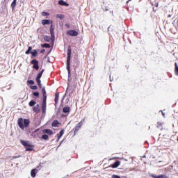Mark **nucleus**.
<instances>
[{"mask_svg": "<svg viewBox=\"0 0 178 178\" xmlns=\"http://www.w3.org/2000/svg\"><path fill=\"white\" fill-rule=\"evenodd\" d=\"M72 60V47L68 46L67 50L66 70L68 73L67 84L70 83V77H72V70H70V63Z\"/></svg>", "mask_w": 178, "mask_h": 178, "instance_id": "1", "label": "nucleus"}, {"mask_svg": "<svg viewBox=\"0 0 178 178\" xmlns=\"http://www.w3.org/2000/svg\"><path fill=\"white\" fill-rule=\"evenodd\" d=\"M17 125L21 130H24L30 126V120L27 118H19L17 120Z\"/></svg>", "mask_w": 178, "mask_h": 178, "instance_id": "2", "label": "nucleus"}, {"mask_svg": "<svg viewBox=\"0 0 178 178\" xmlns=\"http://www.w3.org/2000/svg\"><path fill=\"white\" fill-rule=\"evenodd\" d=\"M20 144H22V145L24 147L25 151H27V152L34 151V145L31 144L30 141L21 139Z\"/></svg>", "mask_w": 178, "mask_h": 178, "instance_id": "3", "label": "nucleus"}, {"mask_svg": "<svg viewBox=\"0 0 178 178\" xmlns=\"http://www.w3.org/2000/svg\"><path fill=\"white\" fill-rule=\"evenodd\" d=\"M26 55H31V59H35L38 56V50L33 49V47L29 46L27 50L25 51Z\"/></svg>", "mask_w": 178, "mask_h": 178, "instance_id": "4", "label": "nucleus"}, {"mask_svg": "<svg viewBox=\"0 0 178 178\" xmlns=\"http://www.w3.org/2000/svg\"><path fill=\"white\" fill-rule=\"evenodd\" d=\"M31 65H33V69H34L36 71L40 70V61H38L36 58H33L31 61Z\"/></svg>", "mask_w": 178, "mask_h": 178, "instance_id": "5", "label": "nucleus"}, {"mask_svg": "<svg viewBox=\"0 0 178 178\" xmlns=\"http://www.w3.org/2000/svg\"><path fill=\"white\" fill-rule=\"evenodd\" d=\"M84 119H83L81 122H79L76 126L73 129L74 130V136H76V134H77V133H79V130H80V129H81V127L83 126V123H84Z\"/></svg>", "mask_w": 178, "mask_h": 178, "instance_id": "6", "label": "nucleus"}, {"mask_svg": "<svg viewBox=\"0 0 178 178\" xmlns=\"http://www.w3.org/2000/svg\"><path fill=\"white\" fill-rule=\"evenodd\" d=\"M66 34L69 37H77L79 35V31H76V29H70L66 32Z\"/></svg>", "mask_w": 178, "mask_h": 178, "instance_id": "7", "label": "nucleus"}, {"mask_svg": "<svg viewBox=\"0 0 178 178\" xmlns=\"http://www.w3.org/2000/svg\"><path fill=\"white\" fill-rule=\"evenodd\" d=\"M0 12L1 13L8 12V1L4 0L1 1V8L0 9Z\"/></svg>", "mask_w": 178, "mask_h": 178, "instance_id": "8", "label": "nucleus"}, {"mask_svg": "<svg viewBox=\"0 0 178 178\" xmlns=\"http://www.w3.org/2000/svg\"><path fill=\"white\" fill-rule=\"evenodd\" d=\"M50 31V38L51 40L54 42L55 41V26L51 25L49 28Z\"/></svg>", "mask_w": 178, "mask_h": 178, "instance_id": "9", "label": "nucleus"}, {"mask_svg": "<svg viewBox=\"0 0 178 178\" xmlns=\"http://www.w3.org/2000/svg\"><path fill=\"white\" fill-rule=\"evenodd\" d=\"M102 8L104 12H108V10L111 9V3L103 2V4L102 5Z\"/></svg>", "mask_w": 178, "mask_h": 178, "instance_id": "10", "label": "nucleus"}, {"mask_svg": "<svg viewBox=\"0 0 178 178\" xmlns=\"http://www.w3.org/2000/svg\"><path fill=\"white\" fill-rule=\"evenodd\" d=\"M42 26H54V21L52 19H42Z\"/></svg>", "mask_w": 178, "mask_h": 178, "instance_id": "11", "label": "nucleus"}, {"mask_svg": "<svg viewBox=\"0 0 178 178\" xmlns=\"http://www.w3.org/2000/svg\"><path fill=\"white\" fill-rule=\"evenodd\" d=\"M149 177H152V178H169V176H168L165 174H160L159 175H156L155 174H149Z\"/></svg>", "mask_w": 178, "mask_h": 178, "instance_id": "12", "label": "nucleus"}, {"mask_svg": "<svg viewBox=\"0 0 178 178\" xmlns=\"http://www.w3.org/2000/svg\"><path fill=\"white\" fill-rule=\"evenodd\" d=\"M35 127H38L41 124V118H35L33 121Z\"/></svg>", "mask_w": 178, "mask_h": 178, "instance_id": "13", "label": "nucleus"}, {"mask_svg": "<svg viewBox=\"0 0 178 178\" xmlns=\"http://www.w3.org/2000/svg\"><path fill=\"white\" fill-rule=\"evenodd\" d=\"M120 161L117 160L114 163L110 165L108 168H112L113 169H116V168H119L120 166Z\"/></svg>", "mask_w": 178, "mask_h": 178, "instance_id": "14", "label": "nucleus"}, {"mask_svg": "<svg viewBox=\"0 0 178 178\" xmlns=\"http://www.w3.org/2000/svg\"><path fill=\"white\" fill-rule=\"evenodd\" d=\"M76 69H77V65H74V71L72 72V79L74 82L77 81V73H76Z\"/></svg>", "mask_w": 178, "mask_h": 178, "instance_id": "15", "label": "nucleus"}, {"mask_svg": "<svg viewBox=\"0 0 178 178\" xmlns=\"http://www.w3.org/2000/svg\"><path fill=\"white\" fill-rule=\"evenodd\" d=\"M42 102H47V90L45 87L42 88Z\"/></svg>", "mask_w": 178, "mask_h": 178, "instance_id": "16", "label": "nucleus"}, {"mask_svg": "<svg viewBox=\"0 0 178 178\" xmlns=\"http://www.w3.org/2000/svg\"><path fill=\"white\" fill-rule=\"evenodd\" d=\"M47 113V102H42V114L46 115Z\"/></svg>", "mask_w": 178, "mask_h": 178, "instance_id": "17", "label": "nucleus"}, {"mask_svg": "<svg viewBox=\"0 0 178 178\" xmlns=\"http://www.w3.org/2000/svg\"><path fill=\"white\" fill-rule=\"evenodd\" d=\"M42 133L44 134H48V136H52L54 134V131H52L51 129H42Z\"/></svg>", "mask_w": 178, "mask_h": 178, "instance_id": "18", "label": "nucleus"}, {"mask_svg": "<svg viewBox=\"0 0 178 178\" xmlns=\"http://www.w3.org/2000/svg\"><path fill=\"white\" fill-rule=\"evenodd\" d=\"M58 102H59V92L55 93L54 106L56 108V106H58Z\"/></svg>", "mask_w": 178, "mask_h": 178, "instance_id": "19", "label": "nucleus"}, {"mask_svg": "<svg viewBox=\"0 0 178 178\" xmlns=\"http://www.w3.org/2000/svg\"><path fill=\"white\" fill-rule=\"evenodd\" d=\"M59 124H62V123L59 122L58 120H54L51 123L52 127H59Z\"/></svg>", "mask_w": 178, "mask_h": 178, "instance_id": "20", "label": "nucleus"}, {"mask_svg": "<svg viewBox=\"0 0 178 178\" xmlns=\"http://www.w3.org/2000/svg\"><path fill=\"white\" fill-rule=\"evenodd\" d=\"M70 107L69 106H65L63 108V113H70Z\"/></svg>", "mask_w": 178, "mask_h": 178, "instance_id": "21", "label": "nucleus"}, {"mask_svg": "<svg viewBox=\"0 0 178 178\" xmlns=\"http://www.w3.org/2000/svg\"><path fill=\"white\" fill-rule=\"evenodd\" d=\"M37 173H38L37 169L33 168L31 170V177H33V178L35 177V176H37Z\"/></svg>", "mask_w": 178, "mask_h": 178, "instance_id": "22", "label": "nucleus"}, {"mask_svg": "<svg viewBox=\"0 0 178 178\" xmlns=\"http://www.w3.org/2000/svg\"><path fill=\"white\" fill-rule=\"evenodd\" d=\"M58 5H60V6H69V3L64 0H59Z\"/></svg>", "mask_w": 178, "mask_h": 178, "instance_id": "23", "label": "nucleus"}, {"mask_svg": "<svg viewBox=\"0 0 178 178\" xmlns=\"http://www.w3.org/2000/svg\"><path fill=\"white\" fill-rule=\"evenodd\" d=\"M17 3V0H13V2L11 3V8L13 12L15 10V8H16Z\"/></svg>", "mask_w": 178, "mask_h": 178, "instance_id": "24", "label": "nucleus"}, {"mask_svg": "<svg viewBox=\"0 0 178 178\" xmlns=\"http://www.w3.org/2000/svg\"><path fill=\"white\" fill-rule=\"evenodd\" d=\"M65 134V129H62L60 130L59 133L57 134L58 138H62V136Z\"/></svg>", "mask_w": 178, "mask_h": 178, "instance_id": "25", "label": "nucleus"}, {"mask_svg": "<svg viewBox=\"0 0 178 178\" xmlns=\"http://www.w3.org/2000/svg\"><path fill=\"white\" fill-rule=\"evenodd\" d=\"M44 69H42L41 71H40L38 73L35 79H41V77H42V74H44Z\"/></svg>", "mask_w": 178, "mask_h": 178, "instance_id": "26", "label": "nucleus"}, {"mask_svg": "<svg viewBox=\"0 0 178 178\" xmlns=\"http://www.w3.org/2000/svg\"><path fill=\"white\" fill-rule=\"evenodd\" d=\"M40 140L48 141V140H49V136L47 134H44L41 136Z\"/></svg>", "mask_w": 178, "mask_h": 178, "instance_id": "27", "label": "nucleus"}, {"mask_svg": "<svg viewBox=\"0 0 178 178\" xmlns=\"http://www.w3.org/2000/svg\"><path fill=\"white\" fill-rule=\"evenodd\" d=\"M56 19H60V20H63L65 19V15L63 14H56Z\"/></svg>", "mask_w": 178, "mask_h": 178, "instance_id": "28", "label": "nucleus"}, {"mask_svg": "<svg viewBox=\"0 0 178 178\" xmlns=\"http://www.w3.org/2000/svg\"><path fill=\"white\" fill-rule=\"evenodd\" d=\"M36 104H37V102L34 99H32L29 102V106L31 108V107L34 106Z\"/></svg>", "mask_w": 178, "mask_h": 178, "instance_id": "29", "label": "nucleus"}, {"mask_svg": "<svg viewBox=\"0 0 178 178\" xmlns=\"http://www.w3.org/2000/svg\"><path fill=\"white\" fill-rule=\"evenodd\" d=\"M44 41H45V42H51V37L50 36H48V35H44Z\"/></svg>", "mask_w": 178, "mask_h": 178, "instance_id": "30", "label": "nucleus"}, {"mask_svg": "<svg viewBox=\"0 0 178 178\" xmlns=\"http://www.w3.org/2000/svg\"><path fill=\"white\" fill-rule=\"evenodd\" d=\"M36 82L38 83V86L39 88H42V84L41 83V79L35 78Z\"/></svg>", "mask_w": 178, "mask_h": 178, "instance_id": "31", "label": "nucleus"}, {"mask_svg": "<svg viewBox=\"0 0 178 178\" xmlns=\"http://www.w3.org/2000/svg\"><path fill=\"white\" fill-rule=\"evenodd\" d=\"M40 47H42V48H48V49L51 48V45L49 43L42 44Z\"/></svg>", "mask_w": 178, "mask_h": 178, "instance_id": "32", "label": "nucleus"}, {"mask_svg": "<svg viewBox=\"0 0 178 178\" xmlns=\"http://www.w3.org/2000/svg\"><path fill=\"white\" fill-rule=\"evenodd\" d=\"M32 95L35 97V98L40 97V92L39 91H35L32 93Z\"/></svg>", "mask_w": 178, "mask_h": 178, "instance_id": "33", "label": "nucleus"}, {"mask_svg": "<svg viewBox=\"0 0 178 178\" xmlns=\"http://www.w3.org/2000/svg\"><path fill=\"white\" fill-rule=\"evenodd\" d=\"M33 112H35V113H40V112H41V110L40 109V108L35 107V106L33 108Z\"/></svg>", "mask_w": 178, "mask_h": 178, "instance_id": "34", "label": "nucleus"}, {"mask_svg": "<svg viewBox=\"0 0 178 178\" xmlns=\"http://www.w3.org/2000/svg\"><path fill=\"white\" fill-rule=\"evenodd\" d=\"M175 73L176 74V76H178V65L177 63H175Z\"/></svg>", "mask_w": 178, "mask_h": 178, "instance_id": "35", "label": "nucleus"}, {"mask_svg": "<svg viewBox=\"0 0 178 178\" xmlns=\"http://www.w3.org/2000/svg\"><path fill=\"white\" fill-rule=\"evenodd\" d=\"M42 16H44L45 17H48V16H49V13L47 12V11H42L41 13Z\"/></svg>", "mask_w": 178, "mask_h": 178, "instance_id": "36", "label": "nucleus"}, {"mask_svg": "<svg viewBox=\"0 0 178 178\" xmlns=\"http://www.w3.org/2000/svg\"><path fill=\"white\" fill-rule=\"evenodd\" d=\"M27 83L29 84V86H34V84H35V82L33 79H31L27 81Z\"/></svg>", "mask_w": 178, "mask_h": 178, "instance_id": "37", "label": "nucleus"}, {"mask_svg": "<svg viewBox=\"0 0 178 178\" xmlns=\"http://www.w3.org/2000/svg\"><path fill=\"white\" fill-rule=\"evenodd\" d=\"M30 88L31 90H38V86H37V85H33V86H31Z\"/></svg>", "mask_w": 178, "mask_h": 178, "instance_id": "38", "label": "nucleus"}, {"mask_svg": "<svg viewBox=\"0 0 178 178\" xmlns=\"http://www.w3.org/2000/svg\"><path fill=\"white\" fill-rule=\"evenodd\" d=\"M38 131H40V128H38L35 129L33 131H32L31 136H34V134H35V133H38Z\"/></svg>", "mask_w": 178, "mask_h": 178, "instance_id": "39", "label": "nucleus"}, {"mask_svg": "<svg viewBox=\"0 0 178 178\" xmlns=\"http://www.w3.org/2000/svg\"><path fill=\"white\" fill-rule=\"evenodd\" d=\"M41 168H42V165H41V163L39 164V165H38L35 169H36V170H38V172H40V170H41Z\"/></svg>", "mask_w": 178, "mask_h": 178, "instance_id": "40", "label": "nucleus"}, {"mask_svg": "<svg viewBox=\"0 0 178 178\" xmlns=\"http://www.w3.org/2000/svg\"><path fill=\"white\" fill-rule=\"evenodd\" d=\"M65 98H66V94H65V95L62 97L60 104H64Z\"/></svg>", "mask_w": 178, "mask_h": 178, "instance_id": "41", "label": "nucleus"}, {"mask_svg": "<svg viewBox=\"0 0 178 178\" xmlns=\"http://www.w3.org/2000/svg\"><path fill=\"white\" fill-rule=\"evenodd\" d=\"M111 178H122V177H120V175H113L111 176Z\"/></svg>", "mask_w": 178, "mask_h": 178, "instance_id": "42", "label": "nucleus"}, {"mask_svg": "<svg viewBox=\"0 0 178 178\" xmlns=\"http://www.w3.org/2000/svg\"><path fill=\"white\" fill-rule=\"evenodd\" d=\"M113 159H124L123 158H120V157H113L111 159H109V161H112Z\"/></svg>", "mask_w": 178, "mask_h": 178, "instance_id": "43", "label": "nucleus"}, {"mask_svg": "<svg viewBox=\"0 0 178 178\" xmlns=\"http://www.w3.org/2000/svg\"><path fill=\"white\" fill-rule=\"evenodd\" d=\"M160 126H162V122H157V126H156L157 129H159Z\"/></svg>", "mask_w": 178, "mask_h": 178, "instance_id": "44", "label": "nucleus"}, {"mask_svg": "<svg viewBox=\"0 0 178 178\" xmlns=\"http://www.w3.org/2000/svg\"><path fill=\"white\" fill-rule=\"evenodd\" d=\"M60 118H67V114L61 113L60 114Z\"/></svg>", "mask_w": 178, "mask_h": 178, "instance_id": "45", "label": "nucleus"}, {"mask_svg": "<svg viewBox=\"0 0 178 178\" xmlns=\"http://www.w3.org/2000/svg\"><path fill=\"white\" fill-rule=\"evenodd\" d=\"M65 27H67V29H70V24L66 23V24H65Z\"/></svg>", "mask_w": 178, "mask_h": 178, "instance_id": "46", "label": "nucleus"}, {"mask_svg": "<svg viewBox=\"0 0 178 178\" xmlns=\"http://www.w3.org/2000/svg\"><path fill=\"white\" fill-rule=\"evenodd\" d=\"M60 113V107H59L56 111V115H59Z\"/></svg>", "mask_w": 178, "mask_h": 178, "instance_id": "47", "label": "nucleus"}, {"mask_svg": "<svg viewBox=\"0 0 178 178\" xmlns=\"http://www.w3.org/2000/svg\"><path fill=\"white\" fill-rule=\"evenodd\" d=\"M63 141H65V140H63L58 145V146L57 147V149L58 148H59V147H60V145H62V144L63 143Z\"/></svg>", "mask_w": 178, "mask_h": 178, "instance_id": "48", "label": "nucleus"}, {"mask_svg": "<svg viewBox=\"0 0 178 178\" xmlns=\"http://www.w3.org/2000/svg\"><path fill=\"white\" fill-rule=\"evenodd\" d=\"M40 54H44L45 52V49H40Z\"/></svg>", "mask_w": 178, "mask_h": 178, "instance_id": "49", "label": "nucleus"}, {"mask_svg": "<svg viewBox=\"0 0 178 178\" xmlns=\"http://www.w3.org/2000/svg\"><path fill=\"white\" fill-rule=\"evenodd\" d=\"M51 52H52V49H51L48 52H47V57H48V55H49L51 54Z\"/></svg>", "mask_w": 178, "mask_h": 178, "instance_id": "50", "label": "nucleus"}, {"mask_svg": "<svg viewBox=\"0 0 178 178\" xmlns=\"http://www.w3.org/2000/svg\"><path fill=\"white\" fill-rule=\"evenodd\" d=\"M154 6H155V8H158V6H159V3H158V2L155 3Z\"/></svg>", "mask_w": 178, "mask_h": 178, "instance_id": "51", "label": "nucleus"}, {"mask_svg": "<svg viewBox=\"0 0 178 178\" xmlns=\"http://www.w3.org/2000/svg\"><path fill=\"white\" fill-rule=\"evenodd\" d=\"M17 158H20V155L13 156V159H17Z\"/></svg>", "mask_w": 178, "mask_h": 178, "instance_id": "52", "label": "nucleus"}, {"mask_svg": "<svg viewBox=\"0 0 178 178\" xmlns=\"http://www.w3.org/2000/svg\"><path fill=\"white\" fill-rule=\"evenodd\" d=\"M45 118V114H42L40 119H44Z\"/></svg>", "mask_w": 178, "mask_h": 178, "instance_id": "53", "label": "nucleus"}, {"mask_svg": "<svg viewBox=\"0 0 178 178\" xmlns=\"http://www.w3.org/2000/svg\"><path fill=\"white\" fill-rule=\"evenodd\" d=\"M51 62V58L49 57H47V63H49Z\"/></svg>", "mask_w": 178, "mask_h": 178, "instance_id": "54", "label": "nucleus"}, {"mask_svg": "<svg viewBox=\"0 0 178 178\" xmlns=\"http://www.w3.org/2000/svg\"><path fill=\"white\" fill-rule=\"evenodd\" d=\"M59 140H60V138L57 137V139L56 140V143H59Z\"/></svg>", "mask_w": 178, "mask_h": 178, "instance_id": "55", "label": "nucleus"}, {"mask_svg": "<svg viewBox=\"0 0 178 178\" xmlns=\"http://www.w3.org/2000/svg\"><path fill=\"white\" fill-rule=\"evenodd\" d=\"M131 1H132V0H128V1H127L126 4H127V5H129V2H131Z\"/></svg>", "mask_w": 178, "mask_h": 178, "instance_id": "56", "label": "nucleus"}, {"mask_svg": "<svg viewBox=\"0 0 178 178\" xmlns=\"http://www.w3.org/2000/svg\"><path fill=\"white\" fill-rule=\"evenodd\" d=\"M31 136L33 137V138H37V135H35V134H34L33 136Z\"/></svg>", "mask_w": 178, "mask_h": 178, "instance_id": "57", "label": "nucleus"}, {"mask_svg": "<svg viewBox=\"0 0 178 178\" xmlns=\"http://www.w3.org/2000/svg\"><path fill=\"white\" fill-rule=\"evenodd\" d=\"M152 9H153V12H154L155 13L156 12V9H155V7H153Z\"/></svg>", "mask_w": 178, "mask_h": 178, "instance_id": "58", "label": "nucleus"}, {"mask_svg": "<svg viewBox=\"0 0 178 178\" xmlns=\"http://www.w3.org/2000/svg\"><path fill=\"white\" fill-rule=\"evenodd\" d=\"M27 133L28 134H29V133H31V131L30 130V129H27Z\"/></svg>", "mask_w": 178, "mask_h": 178, "instance_id": "59", "label": "nucleus"}, {"mask_svg": "<svg viewBox=\"0 0 178 178\" xmlns=\"http://www.w3.org/2000/svg\"><path fill=\"white\" fill-rule=\"evenodd\" d=\"M35 107H36V108H40V104H36V106H35Z\"/></svg>", "mask_w": 178, "mask_h": 178, "instance_id": "60", "label": "nucleus"}, {"mask_svg": "<svg viewBox=\"0 0 178 178\" xmlns=\"http://www.w3.org/2000/svg\"><path fill=\"white\" fill-rule=\"evenodd\" d=\"M110 81H113V78H111L110 76Z\"/></svg>", "mask_w": 178, "mask_h": 178, "instance_id": "61", "label": "nucleus"}, {"mask_svg": "<svg viewBox=\"0 0 178 178\" xmlns=\"http://www.w3.org/2000/svg\"><path fill=\"white\" fill-rule=\"evenodd\" d=\"M150 5H152V6H154L155 4H154L152 2H150Z\"/></svg>", "mask_w": 178, "mask_h": 178, "instance_id": "62", "label": "nucleus"}, {"mask_svg": "<svg viewBox=\"0 0 178 178\" xmlns=\"http://www.w3.org/2000/svg\"><path fill=\"white\" fill-rule=\"evenodd\" d=\"M161 114L163 116V118H165V113L162 112Z\"/></svg>", "mask_w": 178, "mask_h": 178, "instance_id": "63", "label": "nucleus"}, {"mask_svg": "<svg viewBox=\"0 0 178 178\" xmlns=\"http://www.w3.org/2000/svg\"><path fill=\"white\" fill-rule=\"evenodd\" d=\"M168 18L172 17V15H170V14L168 15Z\"/></svg>", "mask_w": 178, "mask_h": 178, "instance_id": "64", "label": "nucleus"}]
</instances>
